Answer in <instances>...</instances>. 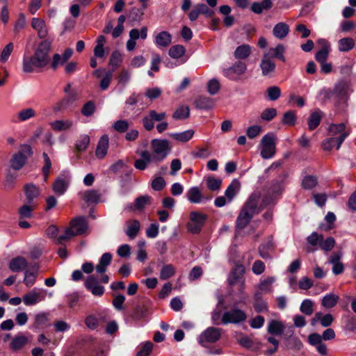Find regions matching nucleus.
Here are the masks:
<instances>
[{
	"label": "nucleus",
	"mask_w": 356,
	"mask_h": 356,
	"mask_svg": "<svg viewBox=\"0 0 356 356\" xmlns=\"http://www.w3.org/2000/svg\"><path fill=\"white\" fill-rule=\"evenodd\" d=\"M260 197L261 194L259 191H255L250 195L236 218L237 229L245 228L256 213L273 202L272 198L266 197L264 199L262 204L259 206Z\"/></svg>",
	"instance_id": "f257e3e1"
},
{
	"label": "nucleus",
	"mask_w": 356,
	"mask_h": 356,
	"mask_svg": "<svg viewBox=\"0 0 356 356\" xmlns=\"http://www.w3.org/2000/svg\"><path fill=\"white\" fill-rule=\"evenodd\" d=\"M52 40H44L40 42L31 56L23 58V70L25 72H33L35 69L45 67L49 61V53L51 51Z\"/></svg>",
	"instance_id": "f03ea898"
},
{
	"label": "nucleus",
	"mask_w": 356,
	"mask_h": 356,
	"mask_svg": "<svg viewBox=\"0 0 356 356\" xmlns=\"http://www.w3.org/2000/svg\"><path fill=\"white\" fill-rule=\"evenodd\" d=\"M33 154L31 145L23 144L19 146V149L15 153L10 159V166L15 170H19L26 164L28 159Z\"/></svg>",
	"instance_id": "7ed1b4c3"
},
{
	"label": "nucleus",
	"mask_w": 356,
	"mask_h": 356,
	"mask_svg": "<svg viewBox=\"0 0 356 356\" xmlns=\"http://www.w3.org/2000/svg\"><path fill=\"white\" fill-rule=\"evenodd\" d=\"M275 135L268 133L263 136L259 145L261 149V156L264 159H269L274 156L276 152Z\"/></svg>",
	"instance_id": "20e7f679"
},
{
	"label": "nucleus",
	"mask_w": 356,
	"mask_h": 356,
	"mask_svg": "<svg viewBox=\"0 0 356 356\" xmlns=\"http://www.w3.org/2000/svg\"><path fill=\"white\" fill-rule=\"evenodd\" d=\"M245 268L238 264L232 269L228 277V283L232 287H236L239 293L242 294L245 289L244 280Z\"/></svg>",
	"instance_id": "39448f33"
},
{
	"label": "nucleus",
	"mask_w": 356,
	"mask_h": 356,
	"mask_svg": "<svg viewBox=\"0 0 356 356\" xmlns=\"http://www.w3.org/2000/svg\"><path fill=\"white\" fill-rule=\"evenodd\" d=\"M151 147L156 158V162L163 161L170 151L168 140L165 139H153L151 141Z\"/></svg>",
	"instance_id": "423d86ee"
},
{
	"label": "nucleus",
	"mask_w": 356,
	"mask_h": 356,
	"mask_svg": "<svg viewBox=\"0 0 356 356\" xmlns=\"http://www.w3.org/2000/svg\"><path fill=\"white\" fill-rule=\"evenodd\" d=\"M189 218L190 220L187 223V229L190 232L197 234L201 231L207 216L198 211H191Z\"/></svg>",
	"instance_id": "0eeeda50"
},
{
	"label": "nucleus",
	"mask_w": 356,
	"mask_h": 356,
	"mask_svg": "<svg viewBox=\"0 0 356 356\" xmlns=\"http://www.w3.org/2000/svg\"><path fill=\"white\" fill-rule=\"evenodd\" d=\"M247 65L243 62H236L232 66L222 70L223 75L232 81H238L246 72Z\"/></svg>",
	"instance_id": "6e6552de"
},
{
	"label": "nucleus",
	"mask_w": 356,
	"mask_h": 356,
	"mask_svg": "<svg viewBox=\"0 0 356 356\" xmlns=\"http://www.w3.org/2000/svg\"><path fill=\"white\" fill-rule=\"evenodd\" d=\"M247 315L245 312L240 309L234 308L225 312L221 318L223 324L233 323L238 324L246 320Z\"/></svg>",
	"instance_id": "1a4fd4ad"
},
{
	"label": "nucleus",
	"mask_w": 356,
	"mask_h": 356,
	"mask_svg": "<svg viewBox=\"0 0 356 356\" xmlns=\"http://www.w3.org/2000/svg\"><path fill=\"white\" fill-rule=\"evenodd\" d=\"M220 336V329L214 327H209L198 337L197 341L201 346H206V343H215L218 341Z\"/></svg>",
	"instance_id": "9d476101"
},
{
	"label": "nucleus",
	"mask_w": 356,
	"mask_h": 356,
	"mask_svg": "<svg viewBox=\"0 0 356 356\" xmlns=\"http://www.w3.org/2000/svg\"><path fill=\"white\" fill-rule=\"evenodd\" d=\"M328 133L330 136L338 140L337 149H339L343 140L348 136L350 131L346 129L343 123H340L330 125Z\"/></svg>",
	"instance_id": "9b49d317"
},
{
	"label": "nucleus",
	"mask_w": 356,
	"mask_h": 356,
	"mask_svg": "<svg viewBox=\"0 0 356 356\" xmlns=\"http://www.w3.org/2000/svg\"><path fill=\"white\" fill-rule=\"evenodd\" d=\"M46 293L43 289L34 288L23 296L24 304L26 306L36 305L45 299Z\"/></svg>",
	"instance_id": "f8f14e48"
},
{
	"label": "nucleus",
	"mask_w": 356,
	"mask_h": 356,
	"mask_svg": "<svg viewBox=\"0 0 356 356\" xmlns=\"http://www.w3.org/2000/svg\"><path fill=\"white\" fill-rule=\"evenodd\" d=\"M166 117L165 112L157 113L155 110H150L148 114L143 117V125L147 131H151L154 127V122H161Z\"/></svg>",
	"instance_id": "ddd939ff"
},
{
	"label": "nucleus",
	"mask_w": 356,
	"mask_h": 356,
	"mask_svg": "<svg viewBox=\"0 0 356 356\" xmlns=\"http://www.w3.org/2000/svg\"><path fill=\"white\" fill-rule=\"evenodd\" d=\"M84 286L93 296L101 297L105 292L104 287L95 275H89L85 280Z\"/></svg>",
	"instance_id": "4468645a"
},
{
	"label": "nucleus",
	"mask_w": 356,
	"mask_h": 356,
	"mask_svg": "<svg viewBox=\"0 0 356 356\" xmlns=\"http://www.w3.org/2000/svg\"><path fill=\"white\" fill-rule=\"evenodd\" d=\"M186 197L193 204L206 202L211 199V197H205L198 186L190 188L186 192Z\"/></svg>",
	"instance_id": "2eb2a0df"
},
{
	"label": "nucleus",
	"mask_w": 356,
	"mask_h": 356,
	"mask_svg": "<svg viewBox=\"0 0 356 356\" xmlns=\"http://www.w3.org/2000/svg\"><path fill=\"white\" fill-rule=\"evenodd\" d=\"M70 228L74 230L76 236L86 234L88 229L86 218L82 216L75 218L71 221Z\"/></svg>",
	"instance_id": "dca6fc26"
},
{
	"label": "nucleus",
	"mask_w": 356,
	"mask_h": 356,
	"mask_svg": "<svg viewBox=\"0 0 356 356\" xmlns=\"http://www.w3.org/2000/svg\"><path fill=\"white\" fill-rule=\"evenodd\" d=\"M73 50L70 48H67L64 53L60 55L55 54L52 58L51 67L54 70L57 69L59 66L63 65L72 56Z\"/></svg>",
	"instance_id": "f3484780"
},
{
	"label": "nucleus",
	"mask_w": 356,
	"mask_h": 356,
	"mask_svg": "<svg viewBox=\"0 0 356 356\" xmlns=\"http://www.w3.org/2000/svg\"><path fill=\"white\" fill-rule=\"evenodd\" d=\"M37 112L32 107H25L16 113L17 122H25L36 117Z\"/></svg>",
	"instance_id": "a211bd4d"
},
{
	"label": "nucleus",
	"mask_w": 356,
	"mask_h": 356,
	"mask_svg": "<svg viewBox=\"0 0 356 356\" xmlns=\"http://www.w3.org/2000/svg\"><path fill=\"white\" fill-rule=\"evenodd\" d=\"M154 42L159 48L167 47L172 42V35L168 31H161L155 35Z\"/></svg>",
	"instance_id": "6ab92c4d"
},
{
	"label": "nucleus",
	"mask_w": 356,
	"mask_h": 356,
	"mask_svg": "<svg viewBox=\"0 0 356 356\" xmlns=\"http://www.w3.org/2000/svg\"><path fill=\"white\" fill-rule=\"evenodd\" d=\"M31 26L38 32L40 38H45L48 35V29L44 21L40 18L32 19Z\"/></svg>",
	"instance_id": "aec40b11"
},
{
	"label": "nucleus",
	"mask_w": 356,
	"mask_h": 356,
	"mask_svg": "<svg viewBox=\"0 0 356 356\" xmlns=\"http://www.w3.org/2000/svg\"><path fill=\"white\" fill-rule=\"evenodd\" d=\"M49 126L55 131H64L70 129L73 126V121L65 120H56L49 122Z\"/></svg>",
	"instance_id": "412c9836"
},
{
	"label": "nucleus",
	"mask_w": 356,
	"mask_h": 356,
	"mask_svg": "<svg viewBox=\"0 0 356 356\" xmlns=\"http://www.w3.org/2000/svg\"><path fill=\"white\" fill-rule=\"evenodd\" d=\"M260 67L263 76H268L273 73L275 70V63L268 57V55H264L260 63Z\"/></svg>",
	"instance_id": "4be33fe9"
},
{
	"label": "nucleus",
	"mask_w": 356,
	"mask_h": 356,
	"mask_svg": "<svg viewBox=\"0 0 356 356\" xmlns=\"http://www.w3.org/2000/svg\"><path fill=\"white\" fill-rule=\"evenodd\" d=\"M109 143L108 135L102 136L97 144L95 154L97 158L103 159L107 154Z\"/></svg>",
	"instance_id": "5701e85b"
},
{
	"label": "nucleus",
	"mask_w": 356,
	"mask_h": 356,
	"mask_svg": "<svg viewBox=\"0 0 356 356\" xmlns=\"http://www.w3.org/2000/svg\"><path fill=\"white\" fill-rule=\"evenodd\" d=\"M24 193L29 204H35L34 200L40 195V189L33 184H27L24 186Z\"/></svg>",
	"instance_id": "b1692460"
},
{
	"label": "nucleus",
	"mask_w": 356,
	"mask_h": 356,
	"mask_svg": "<svg viewBox=\"0 0 356 356\" xmlns=\"http://www.w3.org/2000/svg\"><path fill=\"white\" fill-rule=\"evenodd\" d=\"M29 341V339L24 334H19L15 336L10 341V348L13 351L22 349Z\"/></svg>",
	"instance_id": "393cba45"
},
{
	"label": "nucleus",
	"mask_w": 356,
	"mask_h": 356,
	"mask_svg": "<svg viewBox=\"0 0 356 356\" xmlns=\"http://www.w3.org/2000/svg\"><path fill=\"white\" fill-rule=\"evenodd\" d=\"M289 33V26L284 22H279L273 29V35L279 40L285 38Z\"/></svg>",
	"instance_id": "a878e982"
},
{
	"label": "nucleus",
	"mask_w": 356,
	"mask_h": 356,
	"mask_svg": "<svg viewBox=\"0 0 356 356\" xmlns=\"http://www.w3.org/2000/svg\"><path fill=\"white\" fill-rule=\"evenodd\" d=\"M38 273V267L34 266L31 268L24 271V284L27 287H31L35 282Z\"/></svg>",
	"instance_id": "bb28decb"
},
{
	"label": "nucleus",
	"mask_w": 356,
	"mask_h": 356,
	"mask_svg": "<svg viewBox=\"0 0 356 356\" xmlns=\"http://www.w3.org/2000/svg\"><path fill=\"white\" fill-rule=\"evenodd\" d=\"M28 263L25 258L17 257L11 259L9 264V268L13 272H20L26 269Z\"/></svg>",
	"instance_id": "cd10ccee"
},
{
	"label": "nucleus",
	"mask_w": 356,
	"mask_h": 356,
	"mask_svg": "<svg viewBox=\"0 0 356 356\" xmlns=\"http://www.w3.org/2000/svg\"><path fill=\"white\" fill-rule=\"evenodd\" d=\"M69 186V179L66 178L58 177L52 186L54 192L58 195H63Z\"/></svg>",
	"instance_id": "c85d7f7f"
},
{
	"label": "nucleus",
	"mask_w": 356,
	"mask_h": 356,
	"mask_svg": "<svg viewBox=\"0 0 356 356\" xmlns=\"http://www.w3.org/2000/svg\"><path fill=\"white\" fill-rule=\"evenodd\" d=\"M285 51V47L283 44H277L275 47L270 48L267 52L264 55H268V57L272 59L273 58H278L282 61H285L284 53Z\"/></svg>",
	"instance_id": "c756f323"
},
{
	"label": "nucleus",
	"mask_w": 356,
	"mask_h": 356,
	"mask_svg": "<svg viewBox=\"0 0 356 356\" xmlns=\"http://www.w3.org/2000/svg\"><path fill=\"white\" fill-rule=\"evenodd\" d=\"M241 188V184L238 180L234 179L228 186L225 192V195L229 202H232Z\"/></svg>",
	"instance_id": "7c9ffc66"
},
{
	"label": "nucleus",
	"mask_w": 356,
	"mask_h": 356,
	"mask_svg": "<svg viewBox=\"0 0 356 356\" xmlns=\"http://www.w3.org/2000/svg\"><path fill=\"white\" fill-rule=\"evenodd\" d=\"M323 238L322 234H319L316 232H313L312 234H310L307 238V241L309 245H310L312 247L307 248L308 252H313L318 249H320V244L321 243Z\"/></svg>",
	"instance_id": "2f4dec72"
},
{
	"label": "nucleus",
	"mask_w": 356,
	"mask_h": 356,
	"mask_svg": "<svg viewBox=\"0 0 356 356\" xmlns=\"http://www.w3.org/2000/svg\"><path fill=\"white\" fill-rule=\"evenodd\" d=\"M112 259L111 253L106 252L103 254L99 259L98 264L96 266V271L99 274L104 273L106 271L107 266L110 265Z\"/></svg>",
	"instance_id": "473e14b6"
},
{
	"label": "nucleus",
	"mask_w": 356,
	"mask_h": 356,
	"mask_svg": "<svg viewBox=\"0 0 356 356\" xmlns=\"http://www.w3.org/2000/svg\"><path fill=\"white\" fill-rule=\"evenodd\" d=\"M267 330L271 334L281 335L284 330V325L282 321L270 320L268 323Z\"/></svg>",
	"instance_id": "72a5a7b5"
},
{
	"label": "nucleus",
	"mask_w": 356,
	"mask_h": 356,
	"mask_svg": "<svg viewBox=\"0 0 356 356\" xmlns=\"http://www.w3.org/2000/svg\"><path fill=\"white\" fill-rule=\"evenodd\" d=\"M275 281L274 277H268L264 280H261L258 284L257 288L259 293H270L273 291V284Z\"/></svg>",
	"instance_id": "f704fd0d"
},
{
	"label": "nucleus",
	"mask_w": 356,
	"mask_h": 356,
	"mask_svg": "<svg viewBox=\"0 0 356 356\" xmlns=\"http://www.w3.org/2000/svg\"><path fill=\"white\" fill-rule=\"evenodd\" d=\"M140 228V222L137 220H131L127 222V228L125 233L131 239H134L138 234Z\"/></svg>",
	"instance_id": "c9c22d12"
},
{
	"label": "nucleus",
	"mask_w": 356,
	"mask_h": 356,
	"mask_svg": "<svg viewBox=\"0 0 356 356\" xmlns=\"http://www.w3.org/2000/svg\"><path fill=\"white\" fill-rule=\"evenodd\" d=\"M339 300V296L332 293H327L321 299V305L327 309L332 308L337 304Z\"/></svg>",
	"instance_id": "e433bc0d"
},
{
	"label": "nucleus",
	"mask_w": 356,
	"mask_h": 356,
	"mask_svg": "<svg viewBox=\"0 0 356 356\" xmlns=\"http://www.w3.org/2000/svg\"><path fill=\"white\" fill-rule=\"evenodd\" d=\"M193 135L194 131L193 129H188L180 133L170 134L171 138L181 143H186L190 140L193 137Z\"/></svg>",
	"instance_id": "4c0bfd02"
},
{
	"label": "nucleus",
	"mask_w": 356,
	"mask_h": 356,
	"mask_svg": "<svg viewBox=\"0 0 356 356\" xmlns=\"http://www.w3.org/2000/svg\"><path fill=\"white\" fill-rule=\"evenodd\" d=\"M355 40L351 38H343L338 41V49L341 52L349 51L355 47Z\"/></svg>",
	"instance_id": "58836bf2"
},
{
	"label": "nucleus",
	"mask_w": 356,
	"mask_h": 356,
	"mask_svg": "<svg viewBox=\"0 0 356 356\" xmlns=\"http://www.w3.org/2000/svg\"><path fill=\"white\" fill-rule=\"evenodd\" d=\"M176 268L172 264L163 265L160 270L159 278L161 280H168L175 275Z\"/></svg>",
	"instance_id": "ea45409f"
},
{
	"label": "nucleus",
	"mask_w": 356,
	"mask_h": 356,
	"mask_svg": "<svg viewBox=\"0 0 356 356\" xmlns=\"http://www.w3.org/2000/svg\"><path fill=\"white\" fill-rule=\"evenodd\" d=\"M251 53V47L248 44L238 46L234 51V57L237 59H245Z\"/></svg>",
	"instance_id": "a19ab883"
},
{
	"label": "nucleus",
	"mask_w": 356,
	"mask_h": 356,
	"mask_svg": "<svg viewBox=\"0 0 356 356\" xmlns=\"http://www.w3.org/2000/svg\"><path fill=\"white\" fill-rule=\"evenodd\" d=\"M321 120V112L318 110L312 113L308 118V127L309 130L315 129Z\"/></svg>",
	"instance_id": "79ce46f5"
},
{
	"label": "nucleus",
	"mask_w": 356,
	"mask_h": 356,
	"mask_svg": "<svg viewBox=\"0 0 356 356\" xmlns=\"http://www.w3.org/2000/svg\"><path fill=\"white\" fill-rule=\"evenodd\" d=\"M185 52L186 49L184 47L180 44L173 45L168 50L169 56L175 59L181 58Z\"/></svg>",
	"instance_id": "37998d69"
},
{
	"label": "nucleus",
	"mask_w": 356,
	"mask_h": 356,
	"mask_svg": "<svg viewBox=\"0 0 356 356\" xmlns=\"http://www.w3.org/2000/svg\"><path fill=\"white\" fill-rule=\"evenodd\" d=\"M207 188L212 191H217L220 188L222 179L212 176L206 178Z\"/></svg>",
	"instance_id": "c03bdc74"
},
{
	"label": "nucleus",
	"mask_w": 356,
	"mask_h": 356,
	"mask_svg": "<svg viewBox=\"0 0 356 356\" xmlns=\"http://www.w3.org/2000/svg\"><path fill=\"white\" fill-rule=\"evenodd\" d=\"M195 103L196 106L200 109H209L213 106V100L207 97H199Z\"/></svg>",
	"instance_id": "a18cd8bd"
},
{
	"label": "nucleus",
	"mask_w": 356,
	"mask_h": 356,
	"mask_svg": "<svg viewBox=\"0 0 356 356\" xmlns=\"http://www.w3.org/2000/svg\"><path fill=\"white\" fill-rule=\"evenodd\" d=\"M35 204H24L19 209L20 218H29L32 216V212L35 208Z\"/></svg>",
	"instance_id": "49530a36"
},
{
	"label": "nucleus",
	"mask_w": 356,
	"mask_h": 356,
	"mask_svg": "<svg viewBox=\"0 0 356 356\" xmlns=\"http://www.w3.org/2000/svg\"><path fill=\"white\" fill-rule=\"evenodd\" d=\"M189 114V108L186 106H181L174 112L172 118L176 120H183L187 118Z\"/></svg>",
	"instance_id": "de8ad7c7"
},
{
	"label": "nucleus",
	"mask_w": 356,
	"mask_h": 356,
	"mask_svg": "<svg viewBox=\"0 0 356 356\" xmlns=\"http://www.w3.org/2000/svg\"><path fill=\"white\" fill-rule=\"evenodd\" d=\"M255 302L254 304V307L255 310L260 313L267 310V303L261 299L260 296V293L256 292L254 294Z\"/></svg>",
	"instance_id": "09e8293b"
},
{
	"label": "nucleus",
	"mask_w": 356,
	"mask_h": 356,
	"mask_svg": "<svg viewBox=\"0 0 356 356\" xmlns=\"http://www.w3.org/2000/svg\"><path fill=\"white\" fill-rule=\"evenodd\" d=\"M273 250V243L271 241H268L266 243L260 245L259 248V255L263 259H268L270 257L269 252Z\"/></svg>",
	"instance_id": "8fccbe9b"
},
{
	"label": "nucleus",
	"mask_w": 356,
	"mask_h": 356,
	"mask_svg": "<svg viewBox=\"0 0 356 356\" xmlns=\"http://www.w3.org/2000/svg\"><path fill=\"white\" fill-rule=\"evenodd\" d=\"M90 143L89 136L85 134L80 136L76 143V147L78 151L82 152L86 149Z\"/></svg>",
	"instance_id": "3c124183"
},
{
	"label": "nucleus",
	"mask_w": 356,
	"mask_h": 356,
	"mask_svg": "<svg viewBox=\"0 0 356 356\" xmlns=\"http://www.w3.org/2000/svg\"><path fill=\"white\" fill-rule=\"evenodd\" d=\"M267 97L271 101H275L281 96V90L277 86H271L266 90Z\"/></svg>",
	"instance_id": "603ef678"
},
{
	"label": "nucleus",
	"mask_w": 356,
	"mask_h": 356,
	"mask_svg": "<svg viewBox=\"0 0 356 356\" xmlns=\"http://www.w3.org/2000/svg\"><path fill=\"white\" fill-rule=\"evenodd\" d=\"M335 245V241L332 237H327L324 239L322 238L321 243L320 244V249L325 252L330 251Z\"/></svg>",
	"instance_id": "864d4df0"
},
{
	"label": "nucleus",
	"mask_w": 356,
	"mask_h": 356,
	"mask_svg": "<svg viewBox=\"0 0 356 356\" xmlns=\"http://www.w3.org/2000/svg\"><path fill=\"white\" fill-rule=\"evenodd\" d=\"M42 156L44 161V165L43 166L42 171L44 176V180L46 181L48 178V175L50 172V170L51 168V162L50 158L49 157L47 153L44 152L42 154Z\"/></svg>",
	"instance_id": "5fc2aeb1"
},
{
	"label": "nucleus",
	"mask_w": 356,
	"mask_h": 356,
	"mask_svg": "<svg viewBox=\"0 0 356 356\" xmlns=\"http://www.w3.org/2000/svg\"><path fill=\"white\" fill-rule=\"evenodd\" d=\"M313 302L309 299H305L301 303L300 310L307 316H310L313 313Z\"/></svg>",
	"instance_id": "6e6d98bb"
},
{
	"label": "nucleus",
	"mask_w": 356,
	"mask_h": 356,
	"mask_svg": "<svg viewBox=\"0 0 356 356\" xmlns=\"http://www.w3.org/2000/svg\"><path fill=\"white\" fill-rule=\"evenodd\" d=\"M122 62V55L119 51H115L112 53L110 60L109 65L112 66L113 70H115L118 67Z\"/></svg>",
	"instance_id": "4d7b16f0"
},
{
	"label": "nucleus",
	"mask_w": 356,
	"mask_h": 356,
	"mask_svg": "<svg viewBox=\"0 0 356 356\" xmlns=\"http://www.w3.org/2000/svg\"><path fill=\"white\" fill-rule=\"evenodd\" d=\"M338 145V140H337L334 137L330 136L328 138L325 139L322 143V146L323 149L326 151H330L332 148L336 147L337 149Z\"/></svg>",
	"instance_id": "13d9d810"
},
{
	"label": "nucleus",
	"mask_w": 356,
	"mask_h": 356,
	"mask_svg": "<svg viewBox=\"0 0 356 356\" xmlns=\"http://www.w3.org/2000/svg\"><path fill=\"white\" fill-rule=\"evenodd\" d=\"M113 127L116 131L119 133H124L128 130L129 127V123L127 120H120L113 124Z\"/></svg>",
	"instance_id": "bf43d9fd"
},
{
	"label": "nucleus",
	"mask_w": 356,
	"mask_h": 356,
	"mask_svg": "<svg viewBox=\"0 0 356 356\" xmlns=\"http://www.w3.org/2000/svg\"><path fill=\"white\" fill-rule=\"evenodd\" d=\"M75 236L76 235L74 233V230L69 227L65 229V233L63 234L56 238V243L62 244L64 241H67Z\"/></svg>",
	"instance_id": "052dcab7"
},
{
	"label": "nucleus",
	"mask_w": 356,
	"mask_h": 356,
	"mask_svg": "<svg viewBox=\"0 0 356 356\" xmlns=\"http://www.w3.org/2000/svg\"><path fill=\"white\" fill-rule=\"evenodd\" d=\"M83 198L87 202L96 203L99 200V195L97 191L90 190L85 193Z\"/></svg>",
	"instance_id": "680f3d73"
},
{
	"label": "nucleus",
	"mask_w": 356,
	"mask_h": 356,
	"mask_svg": "<svg viewBox=\"0 0 356 356\" xmlns=\"http://www.w3.org/2000/svg\"><path fill=\"white\" fill-rule=\"evenodd\" d=\"M153 344L150 341H147L141 344L140 349L137 353V356H149L152 350Z\"/></svg>",
	"instance_id": "e2e57ef3"
},
{
	"label": "nucleus",
	"mask_w": 356,
	"mask_h": 356,
	"mask_svg": "<svg viewBox=\"0 0 356 356\" xmlns=\"http://www.w3.org/2000/svg\"><path fill=\"white\" fill-rule=\"evenodd\" d=\"M262 131V128L259 125H253L249 127L246 130L247 136L250 139H253L258 136L260 133Z\"/></svg>",
	"instance_id": "0e129e2a"
},
{
	"label": "nucleus",
	"mask_w": 356,
	"mask_h": 356,
	"mask_svg": "<svg viewBox=\"0 0 356 356\" xmlns=\"http://www.w3.org/2000/svg\"><path fill=\"white\" fill-rule=\"evenodd\" d=\"M14 49V44L12 42L8 43L2 50L0 59L1 62L5 63L8 60L10 55Z\"/></svg>",
	"instance_id": "69168bd1"
},
{
	"label": "nucleus",
	"mask_w": 356,
	"mask_h": 356,
	"mask_svg": "<svg viewBox=\"0 0 356 356\" xmlns=\"http://www.w3.org/2000/svg\"><path fill=\"white\" fill-rule=\"evenodd\" d=\"M220 83L216 79H211L207 84L208 92L213 95L216 94L220 90Z\"/></svg>",
	"instance_id": "338daca9"
},
{
	"label": "nucleus",
	"mask_w": 356,
	"mask_h": 356,
	"mask_svg": "<svg viewBox=\"0 0 356 356\" xmlns=\"http://www.w3.org/2000/svg\"><path fill=\"white\" fill-rule=\"evenodd\" d=\"M150 200L151 197L148 195L139 197L135 200V207L138 210H141L145 205L150 203Z\"/></svg>",
	"instance_id": "774afa93"
}]
</instances>
